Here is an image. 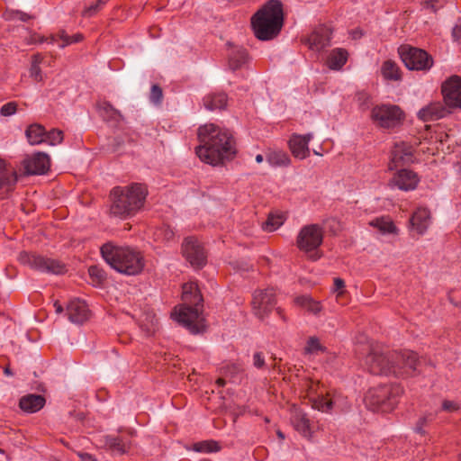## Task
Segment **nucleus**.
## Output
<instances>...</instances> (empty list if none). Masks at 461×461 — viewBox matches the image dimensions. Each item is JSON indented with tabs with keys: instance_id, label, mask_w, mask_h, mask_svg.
<instances>
[{
	"instance_id": "obj_2",
	"label": "nucleus",
	"mask_w": 461,
	"mask_h": 461,
	"mask_svg": "<svg viewBox=\"0 0 461 461\" xmlns=\"http://www.w3.org/2000/svg\"><path fill=\"white\" fill-rule=\"evenodd\" d=\"M147 194L148 190L141 184L114 187L111 192L110 213L121 219L135 215L142 208Z\"/></svg>"
},
{
	"instance_id": "obj_41",
	"label": "nucleus",
	"mask_w": 461,
	"mask_h": 461,
	"mask_svg": "<svg viewBox=\"0 0 461 461\" xmlns=\"http://www.w3.org/2000/svg\"><path fill=\"white\" fill-rule=\"evenodd\" d=\"M88 273L93 282L96 285H100L105 279L104 271L97 266H91L88 269Z\"/></svg>"
},
{
	"instance_id": "obj_12",
	"label": "nucleus",
	"mask_w": 461,
	"mask_h": 461,
	"mask_svg": "<svg viewBox=\"0 0 461 461\" xmlns=\"http://www.w3.org/2000/svg\"><path fill=\"white\" fill-rule=\"evenodd\" d=\"M402 390L398 384L381 385L376 392V408L379 407L382 411H391L397 402V397Z\"/></svg>"
},
{
	"instance_id": "obj_62",
	"label": "nucleus",
	"mask_w": 461,
	"mask_h": 461,
	"mask_svg": "<svg viewBox=\"0 0 461 461\" xmlns=\"http://www.w3.org/2000/svg\"><path fill=\"white\" fill-rule=\"evenodd\" d=\"M54 306L56 307V312L61 313L63 312V307L59 304L57 302L55 303Z\"/></svg>"
},
{
	"instance_id": "obj_50",
	"label": "nucleus",
	"mask_w": 461,
	"mask_h": 461,
	"mask_svg": "<svg viewBox=\"0 0 461 461\" xmlns=\"http://www.w3.org/2000/svg\"><path fill=\"white\" fill-rule=\"evenodd\" d=\"M30 75L35 81L40 82L42 80V74L39 66L32 65Z\"/></svg>"
},
{
	"instance_id": "obj_40",
	"label": "nucleus",
	"mask_w": 461,
	"mask_h": 461,
	"mask_svg": "<svg viewBox=\"0 0 461 461\" xmlns=\"http://www.w3.org/2000/svg\"><path fill=\"white\" fill-rule=\"evenodd\" d=\"M221 449L218 442L216 441H203L195 445V450L199 452H217Z\"/></svg>"
},
{
	"instance_id": "obj_3",
	"label": "nucleus",
	"mask_w": 461,
	"mask_h": 461,
	"mask_svg": "<svg viewBox=\"0 0 461 461\" xmlns=\"http://www.w3.org/2000/svg\"><path fill=\"white\" fill-rule=\"evenodd\" d=\"M182 300L183 304L178 311L175 310L172 316L194 334L203 331L204 319L199 308L203 297L195 283L191 282L183 285Z\"/></svg>"
},
{
	"instance_id": "obj_23",
	"label": "nucleus",
	"mask_w": 461,
	"mask_h": 461,
	"mask_svg": "<svg viewBox=\"0 0 461 461\" xmlns=\"http://www.w3.org/2000/svg\"><path fill=\"white\" fill-rule=\"evenodd\" d=\"M411 229L423 234L430 224V212L427 208L419 207L410 220Z\"/></svg>"
},
{
	"instance_id": "obj_56",
	"label": "nucleus",
	"mask_w": 461,
	"mask_h": 461,
	"mask_svg": "<svg viewBox=\"0 0 461 461\" xmlns=\"http://www.w3.org/2000/svg\"><path fill=\"white\" fill-rule=\"evenodd\" d=\"M336 297L337 303H339L341 305H346L348 303L347 300V294L348 293H336L334 294Z\"/></svg>"
},
{
	"instance_id": "obj_51",
	"label": "nucleus",
	"mask_w": 461,
	"mask_h": 461,
	"mask_svg": "<svg viewBox=\"0 0 461 461\" xmlns=\"http://www.w3.org/2000/svg\"><path fill=\"white\" fill-rule=\"evenodd\" d=\"M364 402L367 409L370 411H374L375 408V400H374V393L372 391H369L364 397Z\"/></svg>"
},
{
	"instance_id": "obj_37",
	"label": "nucleus",
	"mask_w": 461,
	"mask_h": 461,
	"mask_svg": "<svg viewBox=\"0 0 461 461\" xmlns=\"http://www.w3.org/2000/svg\"><path fill=\"white\" fill-rule=\"evenodd\" d=\"M284 223V217L281 214L270 213L267 221L263 223L264 230L272 232L277 230Z\"/></svg>"
},
{
	"instance_id": "obj_27",
	"label": "nucleus",
	"mask_w": 461,
	"mask_h": 461,
	"mask_svg": "<svg viewBox=\"0 0 461 461\" xmlns=\"http://www.w3.org/2000/svg\"><path fill=\"white\" fill-rule=\"evenodd\" d=\"M45 398L39 394H27L21 398L19 406L26 412H36L45 405Z\"/></svg>"
},
{
	"instance_id": "obj_17",
	"label": "nucleus",
	"mask_w": 461,
	"mask_h": 461,
	"mask_svg": "<svg viewBox=\"0 0 461 461\" xmlns=\"http://www.w3.org/2000/svg\"><path fill=\"white\" fill-rule=\"evenodd\" d=\"M312 139V134L305 135L293 134L289 140V149L293 156L299 159H304L310 156L309 141Z\"/></svg>"
},
{
	"instance_id": "obj_45",
	"label": "nucleus",
	"mask_w": 461,
	"mask_h": 461,
	"mask_svg": "<svg viewBox=\"0 0 461 461\" xmlns=\"http://www.w3.org/2000/svg\"><path fill=\"white\" fill-rule=\"evenodd\" d=\"M163 98L161 87L158 85H153L150 90V101L156 104H160Z\"/></svg>"
},
{
	"instance_id": "obj_52",
	"label": "nucleus",
	"mask_w": 461,
	"mask_h": 461,
	"mask_svg": "<svg viewBox=\"0 0 461 461\" xmlns=\"http://www.w3.org/2000/svg\"><path fill=\"white\" fill-rule=\"evenodd\" d=\"M442 6V0H426L424 3V7L427 9H431L432 11H437L438 8Z\"/></svg>"
},
{
	"instance_id": "obj_36",
	"label": "nucleus",
	"mask_w": 461,
	"mask_h": 461,
	"mask_svg": "<svg viewBox=\"0 0 461 461\" xmlns=\"http://www.w3.org/2000/svg\"><path fill=\"white\" fill-rule=\"evenodd\" d=\"M101 116L106 121L118 122L122 117L120 112L112 106L109 103L104 102L99 106Z\"/></svg>"
},
{
	"instance_id": "obj_25",
	"label": "nucleus",
	"mask_w": 461,
	"mask_h": 461,
	"mask_svg": "<svg viewBox=\"0 0 461 461\" xmlns=\"http://www.w3.org/2000/svg\"><path fill=\"white\" fill-rule=\"evenodd\" d=\"M376 230L390 241L395 240L400 233V229L396 226L392 218L388 216L376 218Z\"/></svg>"
},
{
	"instance_id": "obj_44",
	"label": "nucleus",
	"mask_w": 461,
	"mask_h": 461,
	"mask_svg": "<svg viewBox=\"0 0 461 461\" xmlns=\"http://www.w3.org/2000/svg\"><path fill=\"white\" fill-rule=\"evenodd\" d=\"M357 99L359 104V107L362 110H366L369 108V104H371L372 98L365 92H358L357 95Z\"/></svg>"
},
{
	"instance_id": "obj_30",
	"label": "nucleus",
	"mask_w": 461,
	"mask_h": 461,
	"mask_svg": "<svg viewBox=\"0 0 461 461\" xmlns=\"http://www.w3.org/2000/svg\"><path fill=\"white\" fill-rule=\"evenodd\" d=\"M381 74L385 80H402V73L398 65L391 59H388L383 63L381 67Z\"/></svg>"
},
{
	"instance_id": "obj_47",
	"label": "nucleus",
	"mask_w": 461,
	"mask_h": 461,
	"mask_svg": "<svg viewBox=\"0 0 461 461\" xmlns=\"http://www.w3.org/2000/svg\"><path fill=\"white\" fill-rule=\"evenodd\" d=\"M17 109V104L14 102H10L4 104L0 109V113L3 116H10L13 115Z\"/></svg>"
},
{
	"instance_id": "obj_61",
	"label": "nucleus",
	"mask_w": 461,
	"mask_h": 461,
	"mask_svg": "<svg viewBox=\"0 0 461 461\" xmlns=\"http://www.w3.org/2000/svg\"><path fill=\"white\" fill-rule=\"evenodd\" d=\"M83 36L81 34H76L74 35L73 37H70V40H71V43L72 42H77V41H80L82 40Z\"/></svg>"
},
{
	"instance_id": "obj_13",
	"label": "nucleus",
	"mask_w": 461,
	"mask_h": 461,
	"mask_svg": "<svg viewBox=\"0 0 461 461\" xmlns=\"http://www.w3.org/2000/svg\"><path fill=\"white\" fill-rule=\"evenodd\" d=\"M444 103L449 108H461V77L452 76L442 85Z\"/></svg>"
},
{
	"instance_id": "obj_8",
	"label": "nucleus",
	"mask_w": 461,
	"mask_h": 461,
	"mask_svg": "<svg viewBox=\"0 0 461 461\" xmlns=\"http://www.w3.org/2000/svg\"><path fill=\"white\" fill-rule=\"evenodd\" d=\"M19 261L24 266L41 272L55 275H60L66 272V266L62 262L34 253L21 252Z\"/></svg>"
},
{
	"instance_id": "obj_20",
	"label": "nucleus",
	"mask_w": 461,
	"mask_h": 461,
	"mask_svg": "<svg viewBox=\"0 0 461 461\" xmlns=\"http://www.w3.org/2000/svg\"><path fill=\"white\" fill-rule=\"evenodd\" d=\"M67 312L71 322L81 324L90 317V311L84 301L72 300L67 306Z\"/></svg>"
},
{
	"instance_id": "obj_60",
	"label": "nucleus",
	"mask_w": 461,
	"mask_h": 461,
	"mask_svg": "<svg viewBox=\"0 0 461 461\" xmlns=\"http://www.w3.org/2000/svg\"><path fill=\"white\" fill-rule=\"evenodd\" d=\"M41 61L42 57L41 56V54H36L32 57V65L39 66Z\"/></svg>"
},
{
	"instance_id": "obj_58",
	"label": "nucleus",
	"mask_w": 461,
	"mask_h": 461,
	"mask_svg": "<svg viewBox=\"0 0 461 461\" xmlns=\"http://www.w3.org/2000/svg\"><path fill=\"white\" fill-rule=\"evenodd\" d=\"M452 34L456 41H461V24L453 29Z\"/></svg>"
},
{
	"instance_id": "obj_33",
	"label": "nucleus",
	"mask_w": 461,
	"mask_h": 461,
	"mask_svg": "<svg viewBox=\"0 0 461 461\" xmlns=\"http://www.w3.org/2000/svg\"><path fill=\"white\" fill-rule=\"evenodd\" d=\"M248 58L247 52L244 49L239 48L233 50L230 54L229 65L232 70H236L246 62Z\"/></svg>"
},
{
	"instance_id": "obj_53",
	"label": "nucleus",
	"mask_w": 461,
	"mask_h": 461,
	"mask_svg": "<svg viewBox=\"0 0 461 461\" xmlns=\"http://www.w3.org/2000/svg\"><path fill=\"white\" fill-rule=\"evenodd\" d=\"M253 365L257 368H263L265 366V359L261 353L257 352L253 356Z\"/></svg>"
},
{
	"instance_id": "obj_21",
	"label": "nucleus",
	"mask_w": 461,
	"mask_h": 461,
	"mask_svg": "<svg viewBox=\"0 0 461 461\" xmlns=\"http://www.w3.org/2000/svg\"><path fill=\"white\" fill-rule=\"evenodd\" d=\"M447 110L441 102H431L422 107L417 113L420 120L423 122L436 121L443 118Z\"/></svg>"
},
{
	"instance_id": "obj_4",
	"label": "nucleus",
	"mask_w": 461,
	"mask_h": 461,
	"mask_svg": "<svg viewBox=\"0 0 461 461\" xmlns=\"http://www.w3.org/2000/svg\"><path fill=\"white\" fill-rule=\"evenodd\" d=\"M284 23L282 4L270 0L251 17V26L255 36L260 41L276 38Z\"/></svg>"
},
{
	"instance_id": "obj_18",
	"label": "nucleus",
	"mask_w": 461,
	"mask_h": 461,
	"mask_svg": "<svg viewBox=\"0 0 461 461\" xmlns=\"http://www.w3.org/2000/svg\"><path fill=\"white\" fill-rule=\"evenodd\" d=\"M413 149L411 145L400 142L395 143L392 150L390 167L407 165L413 162Z\"/></svg>"
},
{
	"instance_id": "obj_35",
	"label": "nucleus",
	"mask_w": 461,
	"mask_h": 461,
	"mask_svg": "<svg viewBox=\"0 0 461 461\" xmlns=\"http://www.w3.org/2000/svg\"><path fill=\"white\" fill-rule=\"evenodd\" d=\"M295 303L314 314H317L321 311V303L307 295L297 297L295 299Z\"/></svg>"
},
{
	"instance_id": "obj_16",
	"label": "nucleus",
	"mask_w": 461,
	"mask_h": 461,
	"mask_svg": "<svg viewBox=\"0 0 461 461\" xmlns=\"http://www.w3.org/2000/svg\"><path fill=\"white\" fill-rule=\"evenodd\" d=\"M17 182L15 170L4 159L0 158V197L11 192Z\"/></svg>"
},
{
	"instance_id": "obj_34",
	"label": "nucleus",
	"mask_w": 461,
	"mask_h": 461,
	"mask_svg": "<svg viewBox=\"0 0 461 461\" xmlns=\"http://www.w3.org/2000/svg\"><path fill=\"white\" fill-rule=\"evenodd\" d=\"M106 446L113 452L123 455L130 449V444L123 442L120 438L108 436L105 438Z\"/></svg>"
},
{
	"instance_id": "obj_64",
	"label": "nucleus",
	"mask_w": 461,
	"mask_h": 461,
	"mask_svg": "<svg viewBox=\"0 0 461 461\" xmlns=\"http://www.w3.org/2000/svg\"><path fill=\"white\" fill-rule=\"evenodd\" d=\"M4 373H5L6 375H13V373H12V371H11V369H10V367H9V366H6V367L4 369Z\"/></svg>"
},
{
	"instance_id": "obj_29",
	"label": "nucleus",
	"mask_w": 461,
	"mask_h": 461,
	"mask_svg": "<svg viewBox=\"0 0 461 461\" xmlns=\"http://www.w3.org/2000/svg\"><path fill=\"white\" fill-rule=\"evenodd\" d=\"M348 60V51L344 49H334L327 59V66L332 70H339Z\"/></svg>"
},
{
	"instance_id": "obj_14",
	"label": "nucleus",
	"mask_w": 461,
	"mask_h": 461,
	"mask_svg": "<svg viewBox=\"0 0 461 461\" xmlns=\"http://www.w3.org/2000/svg\"><path fill=\"white\" fill-rule=\"evenodd\" d=\"M183 254L186 260L195 268H200L206 262V254L194 238H186L183 243Z\"/></svg>"
},
{
	"instance_id": "obj_49",
	"label": "nucleus",
	"mask_w": 461,
	"mask_h": 461,
	"mask_svg": "<svg viewBox=\"0 0 461 461\" xmlns=\"http://www.w3.org/2000/svg\"><path fill=\"white\" fill-rule=\"evenodd\" d=\"M458 409H459V405L456 402L445 400L442 402V410L443 411H446L448 412H453V411H457Z\"/></svg>"
},
{
	"instance_id": "obj_32",
	"label": "nucleus",
	"mask_w": 461,
	"mask_h": 461,
	"mask_svg": "<svg viewBox=\"0 0 461 461\" xmlns=\"http://www.w3.org/2000/svg\"><path fill=\"white\" fill-rule=\"evenodd\" d=\"M267 162L273 167H287L291 164V158L287 153L282 150L270 151L267 155Z\"/></svg>"
},
{
	"instance_id": "obj_55",
	"label": "nucleus",
	"mask_w": 461,
	"mask_h": 461,
	"mask_svg": "<svg viewBox=\"0 0 461 461\" xmlns=\"http://www.w3.org/2000/svg\"><path fill=\"white\" fill-rule=\"evenodd\" d=\"M14 14L15 18L23 22H27L33 18L32 15L21 11H16Z\"/></svg>"
},
{
	"instance_id": "obj_15",
	"label": "nucleus",
	"mask_w": 461,
	"mask_h": 461,
	"mask_svg": "<svg viewBox=\"0 0 461 461\" xmlns=\"http://www.w3.org/2000/svg\"><path fill=\"white\" fill-rule=\"evenodd\" d=\"M50 167V158L46 153L38 152L23 161V168L27 175H41Z\"/></svg>"
},
{
	"instance_id": "obj_19",
	"label": "nucleus",
	"mask_w": 461,
	"mask_h": 461,
	"mask_svg": "<svg viewBox=\"0 0 461 461\" xmlns=\"http://www.w3.org/2000/svg\"><path fill=\"white\" fill-rule=\"evenodd\" d=\"M291 422L294 429L303 437L311 439L313 432L311 427V421L307 414L299 408L294 407L291 412Z\"/></svg>"
},
{
	"instance_id": "obj_46",
	"label": "nucleus",
	"mask_w": 461,
	"mask_h": 461,
	"mask_svg": "<svg viewBox=\"0 0 461 461\" xmlns=\"http://www.w3.org/2000/svg\"><path fill=\"white\" fill-rule=\"evenodd\" d=\"M58 39L63 41V44H61V46H60L61 48H64L65 46L71 43L70 37L64 31H60L56 35H51L50 38V42L53 43V42L57 41Z\"/></svg>"
},
{
	"instance_id": "obj_24",
	"label": "nucleus",
	"mask_w": 461,
	"mask_h": 461,
	"mask_svg": "<svg viewBox=\"0 0 461 461\" xmlns=\"http://www.w3.org/2000/svg\"><path fill=\"white\" fill-rule=\"evenodd\" d=\"M319 386V384H312L309 388V399L312 407L322 412H330L333 408V402L330 399H326L322 393H318L315 387Z\"/></svg>"
},
{
	"instance_id": "obj_54",
	"label": "nucleus",
	"mask_w": 461,
	"mask_h": 461,
	"mask_svg": "<svg viewBox=\"0 0 461 461\" xmlns=\"http://www.w3.org/2000/svg\"><path fill=\"white\" fill-rule=\"evenodd\" d=\"M428 418L426 416L420 418L415 427V430L419 433H424L423 427L427 424Z\"/></svg>"
},
{
	"instance_id": "obj_6",
	"label": "nucleus",
	"mask_w": 461,
	"mask_h": 461,
	"mask_svg": "<svg viewBox=\"0 0 461 461\" xmlns=\"http://www.w3.org/2000/svg\"><path fill=\"white\" fill-rule=\"evenodd\" d=\"M417 364V354L410 350L376 353V366L381 375L401 377L411 375L416 371Z\"/></svg>"
},
{
	"instance_id": "obj_59",
	"label": "nucleus",
	"mask_w": 461,
	"mask_h": 461,
	"mask_svg": "<svg viewBox=\"0 0 461 461\" xmlns=\"http://www.w3.org/2000/svg\"><path fill=\"white\" fill-rule=\"evenodd\" d=\"M78 456L82 461H97L92 455L88 453H78Z\"/></svg>"
},
{
	"instance_id": "obj_10",
	"label": "nucleus",
	"mask_w": 461,
	"mask_h": 461,
	"mask_svg": "<svg viewBox=\"0 0 461 461\" xmlns=\"http://www.w3.org/2000/svg\"><path fill=\"white\" fill-rule=\"evenodd\" d=\"M403 112L394 104H383L376 107V124L384 129H393L402 124Z\"/></svg>"
},
{
	"instance_id": "obj_57",
	"label": "nucleus",
	"mask_w": 461,
	"mask_h": 461,
	"mask_svg": "<svg viewBox=\"0 0 461 461\" xmlns=\"http://www.w3.org/2000/svg\"><path fill=\"white\" fill-rule=\"evenodd\" d=\"M46 40L47 39H45L43 36H39L36 33H34V34L31 35V37L29 38L28 44H33V43H37V42H43Z\"/></svg>"
},
{
	"instance_id": "obj_43",
	"label": "nucleus",
	"mask_w": 461,
	"mask_h": 461,
	"mask_svg": "<svg viewBox=\"0 0 461 461\" xmlns=\"http://www.w3.org/2000/svg\"><path fill=\"white\" fill-rule=\"evenodd\" d=\"M174 230L169 226H163L159 230L156 231V236L158 239L171 240L174 238Z\"/></svg>"
},
{
	"instance_id": "obj_5",
	"label": "nucleus",
	"mask_w": 461,
	"mask_h": 461,
	"mask_svg": "<svg viewBox=\"0 0 461 461\" xmlns=\"http://www.w3.org/2000/svg\"><path fill=\"white\" fill-rule=\"evenodd\" d=\"M104 259L116 271L125 275H137L144 267V260L140 251L130 247L105 243L101 248Z\"/></svg>"
},
{
	"instance_id": "obj_42",
	"label": "nucleus",
	"mask_w": 461,
	"mask_h": 461,
	"mask_svg": "<svg viewBox=\"0 0 461 461\" xmlns=\"http://www.w3.org/2000/svg\"><path fill=\"white\" fill-rule=\"evenodd\" d=\"M104 5V1L97 0L96 4L90 5L86 7L82 12L83 16L91 17L100 11L102 6Z\"/></svg>"
},
{
	"instance_id": "obj_48",
	"label": "nucleus",
	"mask_w": 461,
	"mask_h": 461,
	"mask_svg": "<svg viewBox=\"0 0 461 461\" xmlns=\"http://www.w3.org/2000/svg\"><path fill=\"white\" fill-rule=\"evenodd\" d=\"M345 282L343 279L339 278V277H337L334 279V285H333V288H332V293L333 294H336V293H347L346 289H345Z\"/></svg>"
},
{
	"instance_id": "obj_7",
	"label": "nucleus",
	"mask_w": 461,
	"mask_h": 461,
	"mask_svg": "<svg viewBox=\"0 0 461 461\" xmlns=\"http://www.w3.org/2000/svg\"><path fill=\"white\" fill-rule=\"evenodd\" d=\"M324 231L318 224L303 227L296 238L297 248L308 255L309 258L317 260L321 257L319 248L323 241Z\"/></svg>"
},
{
	"instance_id": "obj_28",
	"label": "nucleus",
	"mask_w": 461,
	"mask_h": 461,
	"mask_svg": "<svg viewBox=\"0 0 461 461\" xmlns=\"http://www.w3.org/2000/svg\"><path fill=\"white\" fill-rule=\"evenodd\" d=\"M203 105L209 111L222 110L228 104V96L223 92L211 93L203 97Z\"/></svg>"
},
{
	"instance_id": "obj_39",
	"label": "nucleus",
	"mask_w": 461,
	"mask_h": 461,
	"mask_svg": "<svg viewBox=\"0 0 461 461\" xmlns=\"http://www.w3.org/2000/svg\"><path fill=\"white\" fill-rule=\"evenodd\" d=\"M325 348L321 344L320 340L316 337H311L306 343L304 352L306 354H317L323 352Z\"/></svg>"
},
{
	"instance_id": "obj_22",
	"label": "nucleus",
	"mask_w": 461,
	"mask_h": 461,
	"mask_svg": "<svg viewBox=\"0 0 461 461\" xmlns=\"http://www.w3.org/2000/svg\"><path fill=\"white\" fill-rule=\"evenodd\" d=\"M392 183L395 185L399 189L408 191L412 190L417 186L419 183V177L414 172L402 169L394 176Z\"/></svg>"
},
{
	"instance_id": "obj_1",
	"label": "nucleus",
	"mask_w": 461,
	"mask_h": 461,
	"mask_svg": "<svg viewBox=\"0 0 461 461\" xmlns=\"http://www.w3.org/2000/svg\"><path fill=\"white\" fill-rule=\"evenodd\" d=\"M197 134L200 145L195 152L202 161L217 166L233 158L235 141L229 131L208 123L200 126Z\"/></svg>"
},
{
	"instance_id": "obj_38",
	"label": "nucleus",
	"mask_w": 461,
	"mask_h": 461,
	"mask_svg": "<svg viewBox=\"0 0 461 461\" xmlns=\"http://www.w3.org/2000/svg\"><path fill=\"white\" fill-rule=\"evenodd\" d=\"M63 140V132L60 130L53 129L49 132H45V139L43 142H46L51 146L60 144Z\"/></svg>"
},
{
	"instance_id": "obj_63",
	"label": "nucleus",
	"mask_w": 461,
	"mask_h": 461,
	"mask_svg": "<svg viewBox=\"0 0 461 461\" xmlns=\"http://www.w3.org/2000/svg\"><path fill=\"white\" fill-rule=\"evenodd\" d=\"M216 384H218V386H220V387H221V386H224V384H225V380H224V379H222V378H219V379H217Z\"/></svg>"
},
{
	"instance_id": "obj_9",
	"label": "nucleus",
	"mask_w": 461,
	"mask_h": 461,
	"mask_svg": "<svg viewBox=\"0 0 461 461\" xmlns=\"http://www.w3.org/2000/svg\"><path fill=\"white\" fill-rule=\"evenodd\" d=\"M402 62L409 69L422 70L432 66V59L423 50L403 45L399 48Z\"/></svg>"
},
{
	"instance_id": "obj_31",
	"label": "nucleus",
	"mask_w": 461,
	"mask_h": 461,
	"mask_svg": "<svg viewBox=\"0 0 461 461\" xmlns=\"http://www.w3.org/2000/svg\"><path fill=\"white\" fill-rule=\"evenodd\" d=\"M45 132L46 131L43 126L40 124H32L27 128L25 134L30 144L37 145L43 143Z\"/></svg>"
},
{
	"instance_id": "obj_11",
	"label": "nucleus",
	"mask_w": 461,
	"mask_h": 461,
	"mask_svg": "<svg viewBox=\"0 0 461 461\" xmlns=\"http://www.w3.org/2000/svg\"><path fill=\"white\" fill-rule=\"evenodd\" d=\"M276 305V294L273 288L255 291L252 299L254 314L260 320L265 319Z\"/></svg>"
},
{
	"instance_id": "obj_26",
	"label": "nucleus",
	"mask_w": 461,
	"mask_h": 461,
	"mask_svg": "<svg viewBox=\"0 0 461 461\" xmlns=\"http://www.w3.org/2000/svg\"><path fill=\"white\" fill-rule=\"evenodd\" d=\"M330 32L326 27L315 30L308 38L309 47L312 50H321L330 44Z\"/></svg>"
}]
</instances>
